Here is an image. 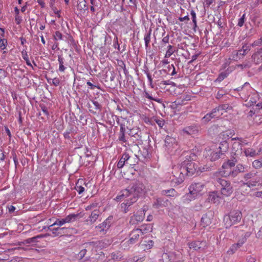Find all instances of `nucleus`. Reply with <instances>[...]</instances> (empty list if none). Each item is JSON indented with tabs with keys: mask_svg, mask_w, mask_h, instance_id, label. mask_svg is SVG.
<instances>
[{
	"mask_svg": "<svg viewBox=\"0 0 262 262\" xmlns=\"http://www.w3.org/2000/svg\"><path fill=\"white\" fill-rule=\"evenodd\" d=\"M51 9L53 10L54 13L56 15L58 18H59L61 17V16L60 15V11L58 10L56 7L52 8Z\"/></svg>",
	"mask_w": 262,
	"mask_h": 262,
	"instance_id": "nucleus-62",
	"label": "nucleus"
},
{
	"mask_svg": "<svg viewBox=\"0 0 262 262\" xmlns=\"http://www.w3.org/2000/svg\"><path fill=\"white\" fill-rule=\"evenodd\" d=\"M214 118L212 114H211V112L210 113L207 114L202 119V121L204 123H206L210 121L212 119Z\"/></svg>",
	"mask_w": 262,
	"mask_h": 262,
	"instance_id": "nucleus-45",
	"label": "nucleus"
},
{
	"mask_svg": "<svg viewBox=\"0 0 262 262\" xmlns=\"http://www.w3.org/2000/svg\"><path fill=\"white\" fill-rule=\"evenodd\" d=\"M141 235V231L139 230V228L133 229L130 233L129 239L126 242L128 245H133L137 243Z\"/></svg>",
	"mask_w": 262,
	"mask_h": 262,
	"instance_id": "nucleus-16",
	"label": "nucleus"
},
{
	"mask_svg": "<svg viewBox=\"0 0 262 262\" xmlns=\"http://www.w3.org/2000/svg\"><path fill=\"white\" fill-rule=\"evenodd\" d=\"M190 14L192 16V22L193 24L194 28L196 27V15L195 11L193 10H191L190 11Z\"/></svg>",
	"mask_w": 262,
	"mask_h": 262,
	"instance_id": "nucleus-49",
	"label": "nucleus"
},
{
	"mask_svg": "<svg viewBox=\"0 0 262 262\" xmlns=\"http://www.w3.org/2000/svg\"><path fill=\"white\" fill-rule=\"evenodd\" d=\"M114 46L115 48H117V49L120 50V46L118 42V37L116 36L114 39Z\"/></svg>",
	"mask_w": 262,
	"mask_h": 262,
	"instance_id": "nucleus-64",
	"label": "nucleus"
},
{
	"mask_svg": "<svg viewBox=\"0 0 262 262\" xmlns=\"http://www.w3.org/2000/svg\"><path fill=\"white\" fill-rule=\"evenodd\" d=\"M245 14H243L242 16L238 19L237 25L239 27H242L245 23Z\"/></svg>",
	"mask_w": 262,
	"mask_h": 262,
	"instance_id": "nucleus-58",
	"label": "nucleus"
},
{
	"mask_svg": "<svg viewBox=\"0 0 262 262\" xmlns=\"http://www.w3.org/2000/svg\"><path fill=\"white\" fill-rule=\"evenodd\" d=\"M251 234V232H246L244 237H243L242 238L239 239L237 243L234 244L236 246V247L238 248V249L239 248H240L241 247H242V246L244 245V244H245L246 243V242L247 241V238L250 236Z\"/></svg>",
	"mask_w": 262,
	"mask_h": 262,
	"instance_id": "nucleus-31",
	"label": "nucleus"
},
{
	"mask_svg": "<svg viewBox=\"0 0 262 262\" xmlns=\"http://www.w3.org/2000/svg\"><path fill=\"white\" fill-rule=\"evenodd\" d=\"M247 49H244V47H243V49L238 50L233 54V58L235 60L240 59L241 57H243L247 54Z\"/></svg>",
	"mask_w": 262,
	"mask_h": 262,
	"instance_id": "nucleus-32",
	"label": "nucleus"
},
{
	"mask_svg": "<svg viewBox=\"0 0 262 262\" xmlns=\"http://www.w3.org/2000/svg\"><path fill=\"white\" fill-rule=\"evenodd\" d=\"M100 214V211L99 210L95 209L91 212L86 221L91 224H93L96 222Z\"/></svg>",
	"mask_w": 262,
	"mask_h": 262,
	"instance_id": "nucleus-22",
	"label": "nucleus"
},
{
	"mask_svg": "<svg viewBox=\"0 0 262 262\" xmlns=\"http://www.w3.org/2000/svg\"><path fill=\"white\" fill-rule=\"evenodd\" d=\"M169 203L168 200H164L162 198H158L153 204V206L157 208H159L160 207L167 206Z\"/></svg>",
	"mask_w": 262,
	"mask_h": 262,
	"instance_id": "nucleus-26",
	"label": "nucleus"
},
{
	"mask_svg": "<svg viewBox=\"0 0 262 262\" xmlns=\"http://www.w3.org/2000/svg\"><path fill=\"white\" fill-rule=\"evenodd\" d=\"M242 219V213L239 210H231L226 214L223 217L224 226L229 229L232 226L239 223Z\"/></svg>",
	"mask_w": 262,
	"mask_h": 262,
	"instance_id": "nucleus-2",
	"label": "nucleus"
},
{
	"mask_svg": "<svg viewBox=\"0 0 262 262\" xmlns=\"http://www.w3.org/2000/svg\"><path fill=\"white\" fill-rule=\"evenodd\" d=\"M144 39L145 41V47L146 48H147L150 41V32H149L148 33H147L145 35Z\"/></svg>",
	"mask_w": 262,
	"mask_h": 262,
	"instance_id": "nucleus-52",
	"label": "nucleus"
},
{
	"mask_svg": "<svg viewBox=\"0 0 262 262\" xmlns=\"http://www.w3.org/2000/svg\"><path fill=\"white\" fill-rule=\"evenodd\" d=\"M22 20V17L19 14L15 15V21L17 25H19Z\"/></svg>",
	"mask_w": 262,
	"mask_h": 262,
	"instance_id": "nucleus-61",
	"label": "nucleus"
},
{
	"mask_svg": "<svg viewBox=\"0 0 262 262\" xmlns=\"http://www.w3.org/2000/svg\"><path fill=\"white\" fill-rule=\"evenodd\" d=\"M54 38L56 40H62V33L57 31L55 33V35L54 36Z\"/></svg>",
	"mask_w": 262,
	"mask_h": 262,
	"instance_id": "nucleus-55",
	"label": "nucleus"
},
{
	"mask_svg": "<svg viewBox=\"0 0 262 262\" xmlns=\"http://www.w3.org/2000/svg\"><path fill=\"white\" fill-rule=\"evenodd\" d=\"M162 258L166 262H179L182 258L181 254H177L175 252H169L164 253Z\"/></svg>",
	"mask_w": 262,
	"mask_h": 262,
	"instance_id": "nucleus-11",
	"label": "nucleus"
},
{
	"mask_svg": "<svg viewBox=\"0 0 262 262\" xmlns=\"http://www.w3.org/2000/svg\"><path fill=\"white\" fill-rule=\"evenodd\" d=\"M235 164V161L234 160H228L227 162L223 163L222 166V169L219 171V173L223 177H228L231 176L233 177L236 176L235 172H234V167Z\"/></svg>",
	"mask_w": 262,
	"mask_h": 262,
	"instance_id": "nucleus-4",
	"label": "nucleus"
},
{
	"mask_svg": "<svg viewBox=\"0 0 262 262\" xmlns=\"http://www.w3.org/2000/svg\"><path fill=\"white\" fill-rule=\"evenodd\" d=\"M42 237H43V235H41V234L26 239L25 241V243L26 244L35 243H36L38 242L37 241L38 238H40Z\"/></svg>",
	"mask_w": 262,
	"mask_h": 262,
	"instance_id": "nucleus-40",
	"label": "nucleus"
},
{
	"mask_svg": "<svg viewBox=\"0 0 262 262\" xmlns=\"http://www.w3.org/2000/svg\"><path fill=\"white\" fill-rule=\"evenodd\" d=\"M206 152L207 155L210 156V159L211 161H215L219 159L220 158V155H221L219 149L217 148L215 150L214 149H210L209 150H207Z\"/></svg>",
	"mask_w": 262,
	"mask_h": 262,
	"instance_id": "nucleus-21",
	"label": "nucleus"
},
{
	"mask_svg": "<svg viewBox=\"0 0 262 262\" xmlns=\"http://www.w3.org/2000/svg\"><path fill=\"white\" fill-rule=\"evenodd\" d=\"M238 250V248L236 247L235 244H233L231 246V247L229 248L228 250L227 251V253L229 255H232L234 254L237 250Z\"/></svg>",
	"mask_w": 262,
	"mask_h": 262,
	"instance_id": "nucleus-50",
	"label": "nucleus"
},
{
	"mask_svg": "<svg viewBox=\"0 0 262 262\" xmlns=\"http://www.w3.org/2000/svg\"><path fill=\"white\" fill-rule=\"evenodd\" d=\"M50 228L51 227H50L49 229L51 231H52L53 235L55 236L61 235L62 234L61 231H62L63 230H64V228L58 227V228H52V229H51Z\"/></svg>",
	"mask_w": 262,
	"mask_h": 262,
	"instance_id": "nucleus-41",
	"label": "nucleus"
},
{
	"mask_svg": "<svg viewBox=\"0 0 262 262\" xmlns=\"http://www.w3.org/2000/svg\"><path fill=\"white\" fill-rule=\"evenodd\" d=\"M77 10L81 14H84L88 9L85 0H77L76 5Z\"/></svg>",
	"mask_w": 262,
	"mask_h": 262,
	"instance_id": "nucleus-20",
	"label": "nucleus"
},
{
	"mask_svg": "<svg viewBox=\"0 0 262 262\" xmlns=\"http://www.w3.org/2000/svg\"><path fill=\"white\" fill-rule=\"evenodd\" d=\"M235 135V132L233 130H227L222 132L219 135V138L223 141H227V140L232 138Z\"/></svg>",
	"mask_w": 262,
	"mask_h": 262,
	"instance_id": "nucleus-23",
	"label": "nucleus"
},
{
	"mask_svg": "<svg viewBox=\"0 0 262 262\" xmlns=\"http://www.w3.org/2000/svg\"><path fill=\"white\" fill-rule=\"evenodd\" d=\"M217 198L218 197L216 194L215 192H212L209 194L208 199L210 201L213 202V203H215V199Z\"/></svg>",
	"mask_w": 262,
	"mask_h": 262,
	"instance_id": "nucleus-54",
	"label": "nucleus"
},
{
	"mask_svg": "<svg viewBox=\"0 0 262 262\" xmlns=\"http://www.w3.org/2000/svg\"><path fill=\"white\" fill-rule=\"evenodd\" d=\"M214 217V212L212 211H209L206 213L204 214L201 220V225L203 228L210 225L212 223V220Z\"/></svg>",
	"mask_w": 262,
	"mask_h": 262,
	"instance_id": "nucleus-14",
	"label": "nucleus"
},
{
	"mask_svg": "<svg viewBox=\"0 0 262 262\" xmlns=\"http://www.w3.org/2000/svg\"><path fill=\"white\" fill-rule=\"evenodd\" d=\"M145 211H138L136 213L130 216L129 223L130 225H137L139 223L142 222L145 218V213L143 212Z\"/></svg>",
	"mask_w": 262,
	"mask_h": 262,
	"instance_id": "nucleus-13",
	"label": "nucleus"
},
{
	"mask_svg": "<svg viewBox=\"0 0 262 262\" xmlns=\"http://www.w3.org/2000/svg\"><path fill=\"white\" fill-rule=\"evenodd\" d=\"M130 158V157L127 152H125L123 154L117 163V166L118 168H122L125 164L131 165L132 164L128 162Z\"/></svg>",
	"mask_w": 262,
	"mask_h": 262,
	"instance_id": "nucleus-19",
	"label": "nucleus"
},
{
	"mask_svg": "<svg viewBox=\"0 0 262 262\" xmlns=\"http://www.w3.org/2000/svg\"><path fill=\"white\" fill-rule=\"evenodd\" d=\"M154 244V242L152 240H149L143 244L144 250H149L152 248Z\"/></svg>",
	"mask_w": 262,
	"mask_h": 262,
	"instance_id": "nucleus-46",
	"label": "nucleus"
},
{
	"mask_svg": "<svg viewBox=\"0 0 262 262\" xmlns=\"http://www.w3.org/2000/svg\"><path fill=\"white\" fill-rule=\"evenodd\" d=\"M143 185L136 183L131 187L122 190L120 194L116 197V200H121L123 198H130L133 201H137L140 194L142 192Z\"/></svg>",
	"mask_w": 262,
	"mask_h": 262,
	"instance_id": "nucleus-1",
	"label": "nucleus"
},
{
	"mask_svg": "<svg viewBox=\"0 0 262 262\" xmlns=\"http://www.w3.org/2000/svg\"><path fill=\"white\" fill-rule=\"evenodd\" d=\"M255 124H260L262 123V104L258 103L255 106V108H253L252 110H250L248 113V116L252 117Z\"/></svg>",
	"mask_w": 262,
	"mask_h": 262,
	"instance_id": "nucleus-5",
	"label": "nucleus"
},
{
	"mask_svg": "<svg viewBox=\"0 0 262 262\" xmlns=\"http://www.w3.org/2000/svg\"><path fill=\"white\" fill-rule=\"evenodd\" d=\"M251 90L250 84L248 82H245L242 86L235 89L234 91L239 92V95L241 98L247 100L250 95Z\"/></svg>",
	"mask_w": 262,
	"mask_h": 262,
	"instance_id": "nucleus-8",
	"label": "nucleus"
},
{
	"mask_svg": "<svg viewBox=\"0 0 262 262\" xmlns=\"http://www.w3.org/2000/svg\"><path fill=\"white\" fill-rule=\"evenodd\" d=\"M174 52L173 47L171 45H168L167 47V51L164 57L166 58H169Z\"/></svg>",
	"mask_w": 262,
	"mask_h": 262,
	"instance_id": "nucleus-44",
	"label": "nucleus"
},
{
	"mask_svg": "<svg viewBox=\"0 0 262 262\" xmlns=\"http://www.w3.org/2000/svg\"><path fill=\"white\" fill-rule=\"evenodd\" d=\"M244 154L246 157H253L258 154V152L252 148L245 149Z\"/></svg>",
	"mask_w": 262,
	"mask_h": 262,
	"instance_id": "nucleus-36",
	"label": "nucleus"
},
{
	"mask_svg": "<svg viewBox=\"0 0 262 262\" xmlns=\"http://www.w3.org/2000/svg\"><path fill=\"white\" fill-rule=\"evenodd\" d=\"M183 132L189 135H194L198 133V129L195 126H190L185 127Z\"/></svg>",
	"mask_w": 262,
	"mask_h": 262,
	"instance_id": "nucleus-28",
	"label": "nucleus"
},
{
	"mask_svg": "<svg viewBox=\"0 0 262 262\" xmlns=\"http://www.w3.org/2000/svg\"><path fill=\"white\" fill-rule=\"evenodd\" d=\"M162 195H165L167 196L176 197L179 195L178 192L173 188L170 189L163 190L161 191Z\"/></svg>",
	"mask_w": 262,
	"mask_h": 262,
	"instance_id": "nucleus-30",
	"label": "nucleus"
},
{
	"mask_svg": "<svg viewBox=\"0 0 262 262\" xmlns=\"http://www.w3.org/2000/svg\"><path fill=\"white\" fill-rule=\"evenodd\" d=\"M112 219V217L110 216L102 223L95 227V230L97 234L104 235L106 233L111 226Z\"/></svg>",
	"mask_w": 262,
	"mask_h": 262,
	"instance_id": "nucleus-7",
	"label": "nucleus"
},
{
	"mask_svg": "<svg viewBox=\"0 0 262 262\" xmlns=\"http://www.w3.org/2000/svg\"><path fill=\"white\" fill-rule=\"evenodd\" d=\"M246 167L242 164H237L235 167H234V172H235L236 176L240 172L245 171Z\"/></svg>",
	"mask_w": 262,
	"mask_h": 262,
	"instance_id": "nucleus-39",
	"label": "nucleus"
},
{
	"mask_svg": "<svg viewBox=\"0 0 262 262\" xmlns=\"http://www.w3.org/2000/svg\"><path fill=\"white\" fill-rule=\"evenodd\" d=\"M6 72L2 69H0V80L4 79L6 77Z\"/></svg>",
	"mask_w": 262,
	"mask_h": 262,
	"instance_id": "nucleus-63",
	"label": "nucleus"
},
{
	"mask_svg": "<svg viewBox=\"0 0 262 262\" xmlns=\"http://www.w3.org/2000/svg\"><path fill=\"white\" fill-rule=\"evenodd\" d=\"M7 45V40L6 39H0V48L4 50L6 48Z\"/></svg>",
	"mask_w": 262,
	"mask_h": 262,
	"instance_id": "nucleus-56",
	"label": "nucleus"
},
{
	"mask_svg": "<svg viewBox=\"0 0 262 262\" xmlns=\"http://www.w3.org/2000/svg\"><path fill=\"white\" fill-rule=\"evenodd\" d=\"M205 243V242L195 241L189 243L188 245L190 249H193V250L197 251L200 250L202 245Z\"/></svg>",
	"mask_w": 262,
	"mask_h": 262,
	"instance_id": "nucleus-27",
	"label": "nucleus"
},
{
	"mask_svg": "<svg viewBox=\"0 0 262 262\" xmlns=\"http://www.w3.org/2000/svg\"><path fill=\"white\" fill-rule=\"evenodd\" d=\"M139 230L141 231V234L151 232L152 231V226L150 224H143L141 226V228H139Z\"/></svg>",
	"mask_w": 262,
	"mask_h": 262,
	"instance_id": "nucleus-33",
	"label": "nucleus"
},
{
	"mask_svg": "<svg viewBox=\"0 0 262 262\" xmlns=\"http://www.w3.org/2000/svg\"><path fill=\"white\" fill-rule=\"evenodd\" d=\"M98 242H89L84 244V248L87 249V251H90L92 253L97 251Z\"/></svg>",
	"mask_w": 262,
	"mask_h": 262,
	"instance_id": "nucleus-25",
	"label": "nucleus"
},
{
	"mask_svg": "<svg viewBox=\"0 0 262 262\" xmlns=\"http://www.w3.org/2000/svg\"><path fill=\"white\" fill-rule=\"evenodd\" d=\"M86 252H87V249H85V248L83 249H81L80 250V251L79 252V253L78 254V258H79L80 259H82L83 257H84V256L86 254Z\"/></svg>",
	"mask_w": 262,
	"mask_h": 262,
	"instance_id": "nucleus-57",
	"label": "nucleus"
},
{
	"mask_svg": "<svg viewBox=\"0 0 262 262\" xmlns=\"http://www.w3.org/2000/svg\"><path fill=\"white\" fill-rule=\"evenodd\" d=\"M143 120L144 122L145 123H146V124H150V125H153L154 124V121L151 119L149 118V117L144 116V118H143Z\"/></svg>",
	"mask_w": 262,
	"mask_h": 262,
	"instance_id": "nucleus-59",
	"label": "nucleus"
},
{
	"mask_svg": "<svg viewBox=\"0 0 262 262\" xmlns=\"http://www.w3.org/2000/svg\"><path fill=\"white\" fill-rule=\"evenodd\" d=\"M228 148L229 145L228 142L226 141H222L221 142L220 146L217 149H219L221 155H223L228 150Z\"/></svg>",
	"mask_w": 262,
	"mask_h": 262,
	"instance_id": "nucleus-34",
	"label": "nucleus"
},
{
	"mask_svg": "<svg viewBox=\"0 0 262 262\" xmlns=\"http://www.w3.org/2000/svg\"><path fill=\"white\" fill-rule=\"evenodd\" d=\"M257 172H250L246 173L244 176V179L246 182L250 180L253 179L256 175Z\"/></svg>",
	"mask_w": 262,
	"mask_h": 262,
	"instance_id": "nucleus-43",
	"label": "nucleus"
},
{
	"mask_svg": "<svg viewBox=\"0 0 262 262\" xmlns=\"http://www.w3.org/2000/svg\"><path fill=\"white\" fill-rule=\"evenodd\" d=\"M78 214H70L64 218L65 223H69L75 221L78 217Z\"/></svg>",
	"mask_w": 262,
	"mask_h": 262,
	"instance_id": "nucleus-38",
	"label": "nucleus"
},
{
	"mask_svg": "<svg viewBox=\"0 0 262 262\" xmlns=\"http://www.w3.org/2000/svg\"><path fill=\"white\" fill-rule=\"evenodd\" d=\"M184 171L182 169V167L180 168V171L178 172H175L173 174L174 178L171 180L172 184L175 186L179 185L182 183L185 179V174Z\"/></svg>",
	"mask_w": 262,
	"mask_h": 262,
	"instance_id": "nucleus-15",
	"label": "nucleus"
},
{
	"mask_svg": "<svg viewBox=\"0 0 262 262\" xmlns=\"http://www.w3.org/2000/svg\"><path fill=\"white\" fill-rule=\"evenodd\" d=\"M231 107L227 104H222L213 108L211 112V114H212L214 118H218L225 112H227L228 111L231 110Z\"/></svg>",
	"mask_w": 262,
	"mask_h": 262,
	"instance_id": "nucleus-9",
	"label": "nucleus"
},
{
	"mask_svg": "<svg viewBox=\"0 0 262 262\" xmlns=\"http://www.w3.org/2000/svg\"><path fill=\"white\" fill-rule=\"evenodd\" d=\"M183 166H181L182 169L184 172H186L187 175L191 176L196 171L198 165L192 162H186L184 161L183 164Z\"/></svg>",
	"mask_w": 262,
	"mask_h": 262,
	"instance_id": "nucleus-10",
	"label": "nucleus"
},
{
	"mask_svg": "<svg viewBox=\"0 0 262 262\" xmlns=\"http://www.w3.org/2000/svg\"><path fill=\"white\" fill-rule=\"evenodd\" d=\"M154 121H155L158 126L161 128L163 127L165 124L164 120L161 118H155L154 119Z\"/></svg>",
	"mask_w": 262,
	"mask_h": 262,
	"instance_id": "nucleus-51",
	"label": "nucleus"
},
{
	"mask_svg": "<svg viewBox=\"0 0 262 262\" xmlns=\"http://www.w3.org/2000/svg\"><path fill=\"white\" fill-rule=\"evenodd\" d=\"M204 188V185L201 183H193L189 187V193L184 196V202L189 203L195 198L202 194V192Z\"/></svg>",
	"mask_w": 262,
	"mask_h": 262,
	"instance_id": "nucleus-3",
	"label": "nucleus"
},
{
	"mask_svg": "<svg viewBox=\"0 0 262 262\" xmlns=\"http://www.w3.org/2000/svg\"><path fill=\"white\" fill-rule=\"evenodd\" d=\"M83 180L79 179L78 180L76 185L75 186V189L78 192V193L81 194L85 191V187L83 186Z\"/></svg>",
	"mask_w": 262,
	"mask_h": 262,
	"instance_id": "nucleus-29",
	"label": "nucleus"
},
{
	"mask_svg": "<svg viewBox=\"0 0 262 262\" xmlns=\"http://www.w3.org/2000/svg\"><path fill=\"white\" fill-rule=\"evenodd\" d=\"M243 185L244 186H247L249 188L253 187H261L262 180L259 177H256L244 183Z\"/></svg>",
	"mask_w": 262,
	"mask_h": 262,
	"instance_id": "nucleus-18",
	"label": "nucleus"
},
{
	"mask_svg": "<svg viewBox=\"0 0 262 262\" xmlns=\"http://www.w3.org/2000/svg\"><path fill=\"white\" fill-rule=\"evenodd\" d=\"M252 166L255 169H259L262 167V161L256 160L252 162Z\"/></svg>",
	"mask_w": 262,
	"mask_h": 262,
	"instance_id": "nucleus-48",
	"label": "nucleus"
},
{
	"mask_svg": "<svg viewBox=\"0 0 262 262\" xmlns=\"http://www.w3.org/2000/svg\"><path fill=\"white\" fill-rule=\"evenodd\" d=\"M64 58L61 56H58V61L59 62V71L61 72H64L66 67L64 66Z\"/></svg>",
	"mask_w": 262,
	"mask_h": 262,
	"instance_id": "nucleus-42",
	"label": "nucleus"
},
{
	"mask_svg": "<svg viewBox=\"0 0 262 262\" xmlns=\"http://www.w3.org/2000/svg\"><path fill=\"white\" fill-rule=\"evenodd\" d=\"M217 182L221 185V193L222 195L229 196L233 192V187L231 185V183L229 181H227L222 178L217 179Z\"/></svg>",
	"mask_w": 262,
	"mask_h": 262,
	"instance_id": "nucleus-6",
	"label": "nucleus"
},
{
	"mask_svg": "<svg viewBox=\"0 0 262 262\" xmlns=\"http://www.w3.org/2000/svg\"><path fill=\"white\" fill-rule=\"evenodd\" d=\"M141 133V130L139 128L137 127H133L132 129H129L128 135L132 137H134L135 138H138L140 137V134Z\"/></svg>",
	"mask_w": 262,
	"mask_h": 262,
	"instance_id": "nucleus-37",
	"label": "nucleus"
},
{
	"mask_svg": "<svg viewBox=\"0 0 262 262\" xmlns=\"http://www.w3.org/2000/svg\"><path fill=\"white\" fill-rule=\"evenodd\" d=\"M253 47L259 46L262 45V37L255 40L252 44Z\"/></svg>",
	"mask_w": 262,
	"mask_h": 262,
	"instance_id": "nucleus-60",
	"label": "nucleus"
},
{
	"mask_svg": "<svg viewBox=\"0 0 262 262\" xmlns=\"http://www.w3.org/2000/svg\"><path fill=\"white\" fill-rule=\"evenodd\" d=\"M64 224L66 223L64 222V219H57L53 224L51 225L49 227H48V228H49L50 227H52V226L55 225L61 226L63 225Z\"/></svg>",
	"mask_w": 262,
	"mask_h": 262,
	"instance_id": "nucleus-47",
	"label": "nucleus"
},
{
	"mask_svg": "<svg viewBox=\"0 0 262 262\" xmlns=\"http://www.w3.org/2000/svg\"><path fill=\"white\" fill-rule=\"evenodd\" d=\"M92 105L89 103L88 104V107L89 111L91 113L98 115L101 111V105L96 101H92Z\"/></svg>",
	"mask_w": 262,
	"mask_h": 262,
	"instance_id": "nucleus-17",
	"label": "nucleus"
},
{
	"mask_svg": "<svg viewBox=\"0 0 262 262\" xmlns=\"http://www.w3.org/2000/svg\"><path fill=\"white\" fill-rule=\"evenodd\" d=\"M128 199L123 203L121 204V210L124 213H126L129 211V208L131 206L133 203L136 201H133V200H130V198Z\"/></svg>",
	"mask_w": 262,
	"mask_h": 262,
	"instance_id": "nucleus-24",
	"label": "nucleus"
},
{
	"mask_svg": "<svg viewBox=\"0 0 262 262\" xmlns=\"http://www.w3.org/2000/svg\"><path fill=\"white\" fill-rule=\"evenodd\" d=\"M196 157V156L193 154L191 153L189 154V155H187L186 158V162H191L192 160H194Z\"/></svg>",
	"mask_w": 262,
	"mask_h": 262,
	"instance_id": "nucleus-53",
	"label": "nucleus"
},
{
	"mask_svg": "<svg viewBox=\"0 0 262 262\" xmlns=\"http://www.w3.org/2000/svg\"><path fill=\"white\" fill-rule=\"evenodd\" d=\"M252 58L256 64L262 62V50H260L252 55Z\"/></svg>",
	"mask_w": 262,
	"mask_h": 262,
	"instance_id": "nucleus-35",
	"label": "nucleus"
},
{
	"mask_svg": "<svg viewBox=\"0 0 262 262\" xmlns=\"http://www.w3.org/2000/svg\"><path fill=\"white\" fill-rule=\"evenodd\" d=\"M124 121H125V120L122 117L121 118V119L118 118L116 120L117 124L120 127L118 140L120 141L125 143L126 142L127 140L126 139V137L125 136L126 129L125 127Z\"/></svg>",
	"mask_w": 262,
	"mask_h": 262,
	"instance_id": "nucleus-12",
	"label": "nucleus"
}]
</instances>
